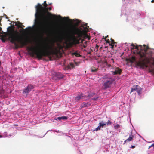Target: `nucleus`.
<instances>
[{"label":"nucleus","mask_w":154,"mask_h":154,"mask_svg":"<svg viewBox=\"0 0 154 154\" xmlns=\"http://www.w3.org/2000/svg\"><path fill=\"white\" fill-rule=\"evenodd\" d=\"M106 127V124L103 121H102L100 122L99 123V126H98L95 129L94 131H97L100 130V128L101 127Z\"/></svg>","instance_id":"obj_11"},{"label":"nucleus","mask_w":154,"mask_h":154,"mask_svg":"<svg viewBox=\"0 0 154 154\" xmlns=\"http://www.w3.org/2000/svg\"><path fill=\"white\" fill-rule=\"evenodd\" d=\"M154 2V0H153L152 1V2Z\"/></svg>","instance_id":"obj_39"},{"label":"nucleus","mask_w":154,"mask_h":154,"mask_svg":"<svg viewBox=\"0 0 154 154\" xmlns=\"http://www.w3.org/2000/svg\"><path fill=\"white\" fill-rule=\"evenodd\" d=\"M74 67V65L72 63H70L69 65H68L67 66V68L68 69H72V68H73Z\"/></svg>","instance_id":"obj_16"},{"label":"nucleus","mask_w":154,"mask_h":154,"mask_svg":"<svg viewBox=\"0 0 154 154\" xmlns=\"http://www.w3.org/2000/svg\"><path fill=\"white\" fill-rule=\"evenodd\" d=\"M2 137V136L0 135V138Z\"/></svg>","instance_id":"obj_41"},{"label":"nucleus","mask_w":154,"mask_h":154,"mask_svg":"<svg viewBox=\"0 0 154 154\" xmlns=\"http://www.w3.org/2000/svg\"><path fill=\"white\" fill-rule=\"evenodd\" d=\"M15 26H18V27L21 28V27L22 26V23H20L19 22H18L16 23L15 25Z\"/></svg>","instance_id":"obj_22"},{"label":"nucleus","mask_w":154,"mask_h":154,"mask_svg":"<svg viewBox=\"0 0 154 154\" xmlns=\"http://www.w3.org/2000/svg\"><path fill=\"white\" fill-rule=\"evenodd\" d=\"M28 50L31 51L30 54L32 56L35 55L39 59H42L43 57H50L52 54L53 48L51 46L46 44L44 46L42 49H38L37 47H30L27 48Z\"/></svg>","instance_id":"obj_3"},{"label":"nucleus","mask_w":154,"mask_h":154,"mask_svg":"<svg viewBox=\"0 0 154 154\" xmlns=\"http://www.w3.org/2000/svg\"><path fill=\"white\" fill-rule=\"evenodd\" d=\"M37 23L39 24L40 23V22L39 21H38Z\"/></svg>","instance_id":"obj_40"},{"label":"nucleus","mask_w":154,"mask_h":154,"mask_svg":"<svg viewBox=\"0 0 154 154\" xmlns=\"http://www.w3.org/2000/svg\"><path fill=\"white\" fill-rule=\"evenodd\" d=\"M8 21H10L9 20H8Z\"/></svg>","instance_id":"obj_44"},{"label":"nucleus","mask_w":154,"mask_h":154,"mask_svg":"<svg viewBox=\"0 0 154 154\" xmlns=\"http://www.w3.org/2000/svg\"><path fill=\"white\" fill-rule=\"evenodd\" d=\"M105 124H106V125H110L112 123L110 121L108 120L106 123H105Z\"/></svg>","instance_id":"obj_25"},{"label":"nucleus","mask_w":154,"mask_h":154,"mask_svg":"<svg viewBox=\"0 0 154 154\" xmlns=\"http://www.w3.org/2000/svg\"><path fill=\"white\" fill-rule=\"evenodd\" d=\"M84 41H85V40L84 39H82L81 40V42H82V44H83V47L84 48H85L87 46V43L88 42L85 41L84 42V44L83 42H84Z\"/></svg>","instance_id":"obj_17"},{"label":"nucleus","mask_w":154,"mask_h":154,"mask_svg":"<svg viewBox=\"0 0 154 154\" xmlns=\"http://www.w3.org/2000/svg\"><path fill=\"white\" fill-rule=\"evenodd\" d=\"M89 97V98L91 97L89 95H88V97L86 95L83 94H81L78 95L75 97V101H78L81 99H83L84 98L88 97Z\"/></svg>","instance_id":"obj_9"},{"label":"nucleus","mask_w":154,"mask_h":154,"mask_svg":"<svg viewBox=\"0 0 154 154\" xmlns=\"http://www.w3.org/2000/svg\"><path fill=\"white\" fill-rule=\"evenodd\" d=\"M122 72V70L119 68H117L115 69V70L114 72H112V74L113 75H116L117 74H121Z\"/></svg>","instance_id":"obj_13"},{"label":"nucleus","mask_w":154,"mask_h":154,"mask_svg":"<svg viewBox=\"0 0 154 154\" xmlns=\"http://www.w3.org/2000/svg\"><path fill=\"white\" fill-rule=\"evenodd\" d=\"M111 44H115L116 43L115 42L114 40L113 39H112L111 38Z\"/></svg>","instance_id":"obj_26"},{"label":"nucleus","mask_w":154,"mask_h":154,"mask_svg":"<svg viewBox=\"0 0 154 154\" xmlns=\"http://www.w3.org/2000/svg\"><path fill=\"white\" fill-rule=\"evenodd\" d=\"M47 8L45 10H42L41 12H39L37 14V16H38L42 18L46 22V23L41 27L40 29V32L42 35H43L44 34L48 33L50 31L49 23L47 18V17L46 15V14H47L48 15L53 17L54 18L57 17V16L55 15H53L48 12V10H51V7L48 8L47 7Z\"/></svg>","instance_id":"obj_5"},{"label":"nucleus","mask_w":154,"mask_h":154,"mask_svg":"<svg viewBox=\"0 0 154 154\" xmlns=\"http://www.w3.org/2000/svg\"><path fill=\"white\" fill-rule=\"evenodd\" d=\"M98 98V97H96L95 98L94 97V98H92V99L93 100H96Z\"/></svg>","instance_id":"obj_29"},{"label":"nucleus","mask_w":154,"mask_h":154,"mask_svg":"<svg viewBox=\"0 0 154 154\" xmlns=\"http://www.w3.org/2000/svg\"><path fill=\"white\" fill-rule=\"evenodd\" d=\"M106 42L107 43H109V39H108L107 40H106Z\"/></svg>","instance_id":"obj_32"},{"label":"nucleus","mask_w":154,"mask_h":154,"mask_svg":"<svg viewBox=\"0 0 154 154\" xmlns=\"http://www.w3.org/2000/svg\"><path fill=\"white\" fill-rule=\"evenodd\" d=\"M98 47H99V46L97 45L96 46V48L97 49L98 48Z\"/></svg>","instance_id":"obj_35"},{"label":"nucleus","mask_w":154,"mask_h":154,"mask_svg":"<svg viewBox=\"0 0 154 154\" xmlns=\"http://www.w3.org/2000/svg\"><path fill=\"white\" fill-rule=\"evenodd\" d=\"M120 127V126L118 124H117L115 125L114 126V128L116 129H118V128H119Z\"/></svg>","instance_id":"obj_24"},{"label":"nucleus","mask_w":154,"mask_h":154,"mask_svg":"<svg viewBox=\"0 0 154 154\" xmlns=\"http://www.w3.org/2000/svg\"><path fill=\"white\" fill-rule=\"evenodd\" d=\"M129 61L131 63H133L136 61V59L134 56H132L131 58L129 59Z\"/></svg>","instance_id":"obj_15"},{"label":"nucleus","mask_w":154,"mask_h":154,"mask_svg":"<svg viewBox=\"0 0 154 154\" xmlns=\"http://www.w3.org/2000/svg\"><path fill=\"white\" fill-rule=\"evenodd\" d=\"M108 37V35H107L105 37V38H104V39L105 41H106V38H107Z\"/></svg>","instance_id":"obj_30"},{"label":"nucleus","mask_w":154,"mask_h":154,"mask_svg":"<svg viewBox=\"0 0 154 154\" xmlns=\"http://www.w3.org/2000/svg\"><path fill=\"white\" fill-rule=\"evenodd\" d=\"M87 23L82 25L80 28H75L71 32V34L69 35V38L75 43L79 44L80 43L81 38L85 35L86 33L88 30L89 26H87Z\"/></svg>","instance_id":"obj_4"},{"label":"nucleus","mask_w":154,"mask_h":154,"mask_svg":"<svg viewBox=\"0 0 154 154\" xmlns=\"http://www.w3.org/2000/svg\"><path fill=\"white\" fill-rule=\"evenodd\" d=\"M31 29V27H29L27 28H26L25 29Z\"/></svg>","instance_id":"obj_31"},{"label":"nucleus","mask_w":154,"mask_h":154,"mask_svg":"<svg viewBox=\"0 0 154 154\" xmlns=\"http://www.w3.org/2000/svg\"><path fill=\"white\" fill-rule=\"evenodd\" d=\"M34 86L31 84L29 85L25 88L23 89V94H29L33 88Z\"/></svg>","instance_id":"obj_8"},{"label":"nucleus","mask_w":154,"mask_h":154,"mask_svg":"<svg viewBox=\"0 0 154 154\" xmlns=\"http://www.w3.org/2000/svg\"><path fill=\"white\" fill-rule=\"evenodd\" d=\"M91 71L92 72H96L97 71V69L95 68L94 67H92L91 68Z\"/></svg>","instance_id":"obj_23"},{"label":"nucleus","mask_w":154,"mask_h":154,"mask_svg":"<svg viewBox=\"0 0 154 154\" xmlns=\"http://www.w3.org/2000/svg\"><path fill=\"white\" fill-rule=\"evenodd\" d=\"M5 16H6V18L7 19H8V18L7 17V15H5Z\"/></svg>","instance_id":"obj_37"},{"label":"nucleus","mask_w":154,"mask_h":154,"mask_svg":"<svg viewBox=\"0 0 154 154\" xmlns=\"http://www.w3.org/2000/svg\"><path fill=\"white\" fill-rule=\"evenodd\" d=\"M7 29V35L9 37V39L11 43L15 45L16 48L19 47H23L27 45L29 43L31 42L28 38L23 39L17 31L15 30L11 26H9Z\"/></svg>","instance_id":"obj_1"},{"label":"nucleus","mask_w":154,"mask_h":154,"mask_svg":"<svg viewBox=\"0 0 154 154\" xmlns=\"http://www.w3.org/2000/svg\"><path fill=\"white\" fill-rule=\"evenodd\" d=\"M134 137V136L132 134V133H131L129 135V137L127 139L125 140V141L124 142V143H125L126 142H128L131 141L132 140H133V138Z\"/></svg>","instance_id":"obj_12"},{"label":"nucleus","mask_w":154,"mask_h":154,"mask_svg":"<svg viewBox=\"0 0 154 154\" xmlns=\"http://www.w3.org/2000/svg\"><path fill=\"white\" fill-rule=\"evenodd\" d=\"M138 86L136 85L135 86H134L133 88H131V92L134 91H136L137 88V87Z\"/></svg>","instance_id":"obj_21"},{"label":"nucleus","mask_w":154,"mask_h":154,"mask_svg":"<svg viewBox=\"0 0 154 154\" xmlns=\"http://www.w3.org/2000/svg\"><path fill=\"white\" fill-rule=\"evenodd\" d=\"M2 29V28H1V27H0V32L1 31ZM1 34V33L0 32V35Z\"/></svg>","instance_id":"obj_36"},{"label":"nucleus","mask_w":154,"mask_h":154,"mask_svg":"<svg viewBox=\"0 0 154 154\" xmlns=\"http://www.w3.org/2000/svg\"><path fill=\"white\" fill-rule=\"evenodd\" d=\"M88 39H90V38H88Z\"/></svg>","instance_id":"obj_42"},{"label":"nucleus","mask_w":154,"mask_h":154,"mask_svg":"<svg viewBox=\"0 0 154 154\" xmlns=\"http://www.w3.org/2000/svg\"><path fill=\"white\" fill-rule=\"evenodd\" d=\"M63 77V75L60 73H55L54 76L52 78L53 80H57Z\"/></svg>","instance_id":"obj_10"},{"label":"nucleus","mask_w":154,"mask_h":154,"mask_svg":"<svg viewBox=\"0 0 154 154\" xmlns=\"http://www.w3.org/2000/svg\"><path fill=\"white\" fill-rule=\"evenodd\" d=\"M140 50L137 52L140 57V61L137 63V65L142 67L144 66L147 67L148 64L150 60L152 59L153 62L152 64L154 66V58L152 57V52L149 50V48L146 45H144L143 46L140 45Z\"/></svg>","instance_id":"obj_2"},{"label":"nucleus","mask_w":154,"mask_h":154,"mask_svg":"<svg viewBox=\"0 0 154 154\" xmlns=\"http://www.w3.org/2000/svg\"><path fill=\"white\" fill-rule=\"evenodd\" d=\"M131 46H133V48H131V49H134V48L135 49H137V50H139V47L138 46H135L132 43L131 45Z\"/></svg>","instance_id":"obj_20"},{"label":"nucleus","mask_w":154,"mask_h":154,"mask_svg":"<svg viewBox=\"0 0 154 154\" xmlns=\"http://www.w3.org/2000/svg\"><path fill=\"white\" fill-rule=\"evenodd\" d=\"M90 104L88 103H83L82 104L81 107L84 108L87 107H88L90 106Z\"/></svg>","instance_id":"obj_14"},{"label":"nucleus","mask_w":154,"mask_h":154,"mask_svg":"<svg viewBox=\"0 0 154 154\" xmlns=\"http://www.w3.org/2000/svg\"><path fill=\"white\" fill-rule=\"evenodd\" d=\"M136 91L139 94H140V90L138 89V88H137Z\"/></svg>","instance_id":"obj_27"},{"label":"nucleus","mask_w":154,"mask_h":154,"mask_svg":"<svg viewBox=\"0 0 154 154\" xmlns=\"http://www.w3.org/2000/svg\"><path fill=\"white\" fill-rule=\"evenodd\" d=\"M67 119V117H66L65 116H63L60 117H58L57 118V119L60 120H61L63 119V120H66Z\"/></svg>","instance_id":"obj_19"},{"label":"nucleus","mask_w":154,"mask_h":154,"mask_svg":"<svg viewBox=\"0 0 154 154\" xmlns=\"http://www.w3.org/2000/svg\"><path fill=\"white\" fill-rule=\"evenodd\" d=\"M44 6H42V5L39 4L38 3L37 5L36 6L35 8L36 9V13H35L36 17H37V14L41 12V11L42 10H45L47 7L48 6V5L46 3V1H44L43 4H42Z\"/></svg>","instance_id":"obj_6"},{"label":"nucleus","mask_w":154,"mask_h":154,"mask_svg":"<svg viewBox=\"0 0 154 154\" xmlns=\"http://www.w3.org/2000/svg\"><path fill=\"white\" fill-rule=\"evenodd\" d=\"M111 66V65H109V66Z\"/></svg>","instance_id":"obj_43"},{"label":"nucleus","mask_w":154,"mask_h":154,"mask_svg":"<svg viewBox=\"0 0 154 154\" xmlns=\"http://www.w3.org/2000/svg\"><path fill=\"white\" fill-rule=\"evenodd\" d=\"M114 44H110L109 45H110L111 46V48H114Z\"/></svg>","instance_id":"obj_28"},{"label":"nucleus","mask_w":154,"mask_h":154,"mask_svg":"<svg viewBox=\"0 0 154 154\" xmlns=\"http://www.w3.org/2000/svg\"><path fill=\"white\" fill-rule=\"evenodd\" d=\"M151 146H154V143H153L152 144Z\"/></svg>","instance_id":"obj_38"},{"label":"nucleus","mask_w":154,"mask_h":154,"mask_svg":"<svg viewBox=\"0 0 154 154\" xmlns=\"http://www.w3.org/2000/svg\"><path fill=\"white\" fill-rule=\"evenodd\" d=\"M135 147V146H131V148H134Z\"/></svg>","instance_id":"obj_34"},{"label":"nucleus","mask_w":154,"mask_h":154,"mask_svg":"<svg viewBox=\"0 0 154 154\" xmlns=\"http://www.w3.org/2000/svg\"><path fill=\"white\" fill-rule=\"evenodd\" d=\"M72 55H74L76 57H80L81 55L79 54L77 51H75L74 52H73L72 53Z\"/></svg>","instance_id":"obj_18"},{"label":"nucleus","mask_w":154,"mask_h":154,"mask_svg":"<svg viewBox=\"0 0 154 154\" xmlns=\"http://www.w3.org/2000/svg\"><path fill=\"white\" fill-rule=\"evenodd\" d=\"M113 81V79L112 77H108L104 82L103 85V88L104 89H106L109 88Z\"/></svg>","instance_id":"obj_7"},{"label":"nucleus","mask_w":154,"mask_h":154,"mask_svg":"<svg viewBox=\"0 0 154 154\" xmlns=\"http://www.w3.org/2000/svg\"><path fill=\"white\" fill-rule=\"evenodd\" d=\"M22 26L21 27V28L23 29H24L23 27H24L25 26L24 25H21Z\"/></svg>","instance_id":"obj_33"}]
</instances>
